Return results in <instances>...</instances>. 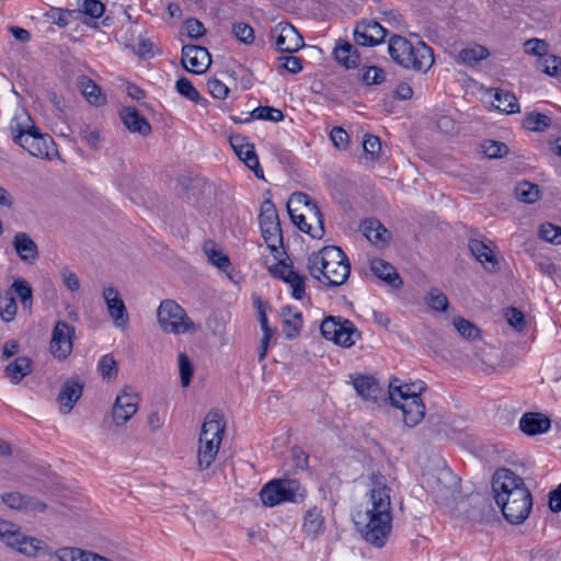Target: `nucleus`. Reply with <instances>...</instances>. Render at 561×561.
<instances>
[{
  "instance_id": "obj_52",
  "label": "nucleus",
  "mask_w": 561,
  "mask_h": 561,
  "mask_svg": "<svg viewBox=\"0 0 561 561\" xmlns=\"http://www.w3.org/2000/svg\"><path fill=\"white\" fill-rule=\"evenodd\" d=\"M232 33L234 37L245 45H250L254 42L255 35L254 30L251 25L244 22H237L232 25Z\"/></svg>"
},
{
  "instance_id": "obj_2",
  "label": "nucleus",
  "mask_w": 561,
  "mask_h": 561,
  "mask_svg": "<svg viewBox=\"0 0 561 561\" xmlns=\"http://www.w3.org/2000/svg\"><path fill=\"white\" fill-rule=\"evenodd\" d=\"M495 503L504 518L513 525L524 523L533 508V495L524 479L511 469H497L492 479Z\"/></svg>"
},
{
  "instance_id": "obj_11",
  "label": "nucleus",
  "mask_w": 561,
  "mask_h": 561,
  "mask_svg": "<svg viewBox=\"0 0 561 561\" xmlns=\"http://www.w3.org/2000/svg\"><path fill=\"white\" fill-rule=\"evenodd\" d=\"M271 37L275 38L276 49L280 53L291 54L304 47V38L289 23H278L271 31Z\"/></svg>"
},
{
  "instance_id": "obj_48",
  "label": "nucleus",
  "mask_w": 561,
  "mask_h": 561,
  "mask_svg": "<svg viewBox=\"0 0 561 561\" xmlns=\"http://www.w3.org/2000/svg\"><path fill=\"white\" fill-rule=\"evenodd\" d=\"M250 116L254 119H264L275 123L282 122L284 119L283 112L271 106H257L250 113Z\"/></svg>"
},
{
  "instance_id": "obj_21",
  "label": "nucleus",
  "mask_w": 561,
  "mask_h": 561,
  "mask_svg": "<svg viewBox=\"0 0 561 561\" xmlns=\"http://www.w3.org/2000/svg\"><path fill=\"white\" fill-rule=\"evenodd\" d=\"M363 234L375 245L383 248L391 239V232L376 218H368L360 224Z\"/></svg>"
},
{
  "instance_id": "obj_36",
  "label": "nucleus",
  "mask_w": 561,
  "mask_h": 561,
  "mask_svg": "<svg viewBox=\"0 0 561 561\" xmlns=\"http://www.w3.org/2000/svg\"><path fill=\"white\" fill-rule=\"evenodd\" d=\"M35 128L37 126L34 125L28 114L15 116L10 124V131L15 144L20 142L30 133H35Z\"/></svg>"
},
{
  "instance_id": "obj_46",
  "label": "nucleus",
  "mask_w": 561,
  "mask_h": 561,
  "mask_svg": "<svg viewBox=\"0 0 561 561\" xmlns=\"http://www.w3.org/2000/svg\"><path fill=\"white\" fill-rule=\"evenodd\" d=\"M11 288L19 296L24 309H31L33 290L27 280L18 278L13 282Z\"/></svg>"
},
{
  "instance_id": "obj_32",
  "label": "nucleus",
  "mask_w": 561,
  "mask_h": 561,
  "mask_svg": "<svg viewBox=\"0 0 561 561\" xmlns=\"http://www.w3.org/2000/svg\"><path fill=\"white\" fill-rule=\"evenodd\" d=\"M221 442L216 439H202L199 437V447L197 453L198 467L201 470H205L210 467L214 462L216 455L219 450Z\"/></svg>"
},
{
  "instance_id": "obj_8",
  "label": "nucleus",
  "mask_w": 561,
  "mask_h": 561,
  "mask_svg": "<svg viewBox=\"0 0 561 561\" xmlns=\"http://www.w3.org/2000/svg\"><path fill=\"white\" fill-rule=\"evenodd\" d=\"M298 489L296 480H272L262 488L260 496L265 506L273 507L283 502H296Z\"/></svg>"
},
{
  "instance_id": "obj_56",
  "label": "nucleus",
  "mask_w": 561,
  "mask_h": 561,
  "mask_svg": "<svg viewBox=\"0 0 561 561\" xmlns=\"http://www.w3.org/2000/svg\"><path fill=\"white\" fill-rule=\"evenodd\" d=\"M205 252L208 256V260L219 270L226 271L230 266L229 257L224 254L220 249H217L215 244H211L210 248L206 245Z\"/></svg>"
},
{
  "instance_id": "obj_53",
  "label": "nucleus",
  "mask_w": 561,
  "mask_h": 561,
  "mask_svg": "<svg viewBox=\"0 0 561 561\" xmlns=\"http://www.w3.org/2000/svg\"><path fill=\"white\" fill-rule=\"evenodd\" d=\"M312 205H316V203L309 195L302 192H295L287 202V210L288 213L298 211V206H304L305 211H307Z\"/></svg>"
},
{
  "instance_id": "obj_3",
  "label": "nucleus",
  "mask_w": 561,
  "mask_h": 561,
  "mask_svg": "<svg viewBox=\"0 0 561 561\" xmlns=\"http://www.w3.org/2000/svg\"><path fill=\"white\" fill-rule=\"evenodd\" d=\"M310 275L329 287L343 285L351 274V264L341 248L328 245L308 256Z\"/></svg>"
},
{
  "instance_id": "obj_10",
  "label": "nucleus",
  "mask_w": 561,
  "mask_h": 561,
  "mask_svg": "<svg viewBox=\"0 0 561 561\" xmlns=\"http://www.w3.org/2000/svg\"><path fill=\"white\" fill-rule=\"evenodd\" d=\"M140 398L130 387H124L117 394L112 409L114 423L119 426L129 421L138 410Z\"/></svg>"
},
{
  "instance_id": "obj_58",
  "label": "nucleus",
  "mask_w": 561,
  "mask_h": 561,
  "mask_svg": "<svg viewBox=\"0 0 561 561\" xmlns=\"http://www.w3.org/2000/svg\"><path fill=\"white\" fill-rule=\"evenodd\" d=\"M287 276L289 277L285 283L290 285L291 296L298 300L302 299L306 293L305 277L299 275L296 271L290 272Z\"/></svg>"
},
{
  "instance_id": "obj_43",
  "label": "nucleus",
  "mask_w": 561,
  "mask_h": 561,
  "mask_svg": "<svg viewBox=\"0 0 561 561\" xmlns=\"http://www.w3.org/2000/svg\"><path fill=\"white\" fill-rule=\"evenodd\" d=\"M536 65L537 69L548 76L557 77L561 75V58L559 56L547 53L541 58H538Z\"/></svg>"
},
{
  "instance_id": "obj_49",
  "label": "nucleus",
  "mask_w": 561,
  "mask_h": 561,
  "mask_svg": "<svg viewBox=\"0 0 561 561\" xmlns=\"http://www.w3.org/2000/svg\"><path fill=\"white\" fill-rule=\"evenodd\" d=\"M428 307L435 311L444 312L448 308L447 296L438 288H432L426 297Z\"/></svg>"
},
{
  "instance_id": "obj_35",
  "label": "nucleus",
  "mask_w": 561,
  "mask_h": 561,
  "mask_svg": "<svg viewBox=\"0 0 561 561\" xmlns=\"http://www.w3.org/2000/svg\"><path fill=\"white\" fill-rule=\"evenodd\" d=\"M78 85L84 95L85 100L95 106L105 104L106 98L101 92V88L91 79L85 76L79 78Z\"/></svg>"
},
{
  "instance_id": "obj_59",
  "label": "nucleus",
  "mask_w": 561,
  "mask_h": 561,
  "mask_svg": "<svg viewBox=\"0 0 561 561\" xmlns=\"http://www.w3.org/2000/svg\"><path fill=\"white\" fill-rule=\"evenodd\" d=\"M540 237L548 242L553 244L561 243V227L552 225L550 222L542 224L539 230Z\"/></svg>"
},
{
  "instance_id": "obj_12",
  "label": "nucleus",
  "mask_w": 561,
  "mask_h": 561,
  "mask_svg": "<svg viewBox=\"0 0 561 561\" xmlns=\"http://www.w3.org/2000/svg\"><path fill=\"white\" fill-rule=\"evenodd\" d=\"M388 31L374 20H362L356 23L354 41L357 45L373 47L383 42Z\"/></svg>"
},
{
  "instance_id": "obj_55",
  "label": "nucleus",
  "mask_w": 561,
  "mask_h": 561,
  "mask_svg": "<svg viewBox=\"0 0 561 561\" xmlns=\"http://www.w3.org/2000/svg\"><path fill=\"white\" fill-rule=\"evenodd\" d=\"M75 13V10L51 8L46 13V16L51 21V23L58 25L59 27H66L69 24L70 18Z\"/></svg>"
},
{
  "instance_id": "obj_54",
  "label": "nucleus",
  "mask_w": 561,
  "mask_h": 561,
  "mask_svg": "<svg viewBox=\"0 0 561 561\" xmlns=\"http://www.w3.org/2000/svg\"><path fill=\"white\" fill-rule=\"evenodd\" d=\"M179 370L182 387H188L194 374V368L185 353L179 354Z\"/></svg>"
},
{
  "instance_id": "obj_7",
  "label": "nucleus",
  "mask_w": 561,
  "mask_h": 561,
  "mask_svg": "<svg viewBox=\"0 0 561 561\" xmlns=\"http://www.w3.org/2000/svg\"><path fill=\"white\" fill-rule=\"evenodd\" d=\"M435 502L443 506H454L460 499V479L449 469H442L433 488Z\"/></svg>"
},
{
  "instance_id": "obj_37",
  "label": "nucleus",
  "mask_w": 561,
  "mask_h": 561,
  "mask_svg": "<svg viewBox=\"0 0 561 561\" xmlns=\"http://www.w3.org/2000/svg\"><path fill=\"white\" fill-rule=\"evenodd\" d=\"M490 56V51L482 45H473L470 47L462 48L458 54V59L469 66L473 67L480 61L486 59Z\"/></svg>"
},
{
  "instance_id": "obj_5",
  "label": "nucleus",
  "mask_w": 561,
  "mask_h": 561,
  "mask_svg": "<svg viewBox=\"0 0 561 561\" xmlns=\"http://www.w3.org/2000/svg\"><path fill=\"white\" fill-rule=\"evenodd\" d=\"M157 317L161 329L167 333L182 334L196 330L195 323L187 317L186 311L174 300L161 301Z\"/></svg>"
},
{
  "instance_id": "obj_41",
  "label": "nucleus",
  "mask_w": 561,
  "mask_h": 561,
  "mask_svg": "<svg viewBox=\"0 0 561 561\" xmlns=\"http://www.w3.org/2000/svg\"><path fill=\"white\" fill-rule=\"evenodd\" d=\"M76 13H81L90 19H100L105 12V4L100 0H76Z\"/></svg>"
},
{
  "instance_id": "obj_44",
  "label": "nucleus",
  "mask_w": 561,
  "mask_h": 561,
  "mask_svg": "<svg viewBox=\"0 0 561 561\" xmlns=\"http://www.w3.org/2000/svg\"><path fill=\"white\" fill-rule=\"evenodd\" d=\"M515 194L518 201L524 203H535L539 199V187L529 182H520L515 187Z\"/></svg>"
},
{
  "instance_id": "obj_60",
  "label": "nucleus",
  "mask_w": 561,
  "mask_h": 561,
  "mask_svg": "<svg viewBox=\"0 0 561 561\" xmlns=\"http://www.w3.org/2000/svg\"><path fill=\"white\" fill-rule=\"evenodd\" d=\"M278 68L289 73H298L302 70V59L296 56H280L277 58Z\"/></svg>"
},
{
  "instance_id": "obj_34",
  "label": "nucleus",
  "mask_w": 561,
  "mask_h": 561,
  "mask_svg": "<svg viewBox=\"0 0 561 561\" xmlns=\"http://www.w3.org/2000/svg\"><path fill=\"white\" fill-rule=\"evenodd\" d=\"M362 334L356 329L355 324L348 319H343L341 325L339 327L336 336L333 342L336 345L343 347H351L355 344V342L360 339Z\"/></svg>"
},
{
  "instance_id": "obj_4",
  "label": "nucleus",
  "mask_w": 561,
  "mask_h": 561,
  "mask_svg": "<svg viewBox=\"0 0 561 561\" xmlns=\"http://www.w3.org/2000/svg\"><path fill=\"white\" fill-rule=\"evenodd\" d=\"M388 51L394 62L407 69L426 72L434 64L433 49L424 42L414 46L405 37L393 35L389 41Z\"/></svg>"
},
{
  "instance_id": "obj_6",
  "label": "nucleus",
  "mask_w": 561,
  "mask_h": 561,
  "mask_svg": "<svg viewBox=\"0 0 561 561\" xmlns=\"http://www.w3.org/2000/svg\"><path fill=\"white\" fill-rule=\"evenodd\" d=\"M259 221L265 243L272 253H277L283 247V234L277 209L271 199L262 203Z\"/></svg>"
},
{
  "instance_id": "obj_45",
  "label": "nucleus",
  "mask_w": 561,
  "mask_h": 561,
  "mask_svg": "<svg viewBox=\"0 0 561 561\" xmlns=\"http://www.w3.org/2000/svg\"><path fill=\"white\" fill-rule=\"evenodd\" d=\"M18 306L15 298L9 291L0 294V317L4 322H10L16 314Z\"/></svg>"
},
{
  "instance_id": "obj_25",
  "label": "nucleus",
  "mask_w": 561,
  "mask_h": 561,
  "mask_svg": "<svg viewBox=\"0 0 561 561\" xmlns=\"http://www.w3.org/2000/svg\"><path fill=\"white\" fill-rule=\"evenodd\" d=\"M12 244L22 261L33 263L37 260V244L26 232H16Z\"/></svg>"
},
{
  "instance_id": "obj_23",
  "label": "nucleus",
  "mask_w": 561,
  "mask_h": 561,
  "mask_svg": "<svg viewBox=\"0 0 561 561\" xmlns=\"http://www.w3.org/2000/svg\"><path fill=\"white\" fill-rule=\"evenodd\" d=\"M392 405L402 411L403 422L409 427L416 426L425 416V404L422 400H401Z\"/></svg>"
},
{
  "instance_id": "obj_31",
  "label": "nucleus",
  "mask_w": 561,
  "mask_h": 561,
  "mask_svg": "<svg viewBox=\"0 0 561 561\" xmlns=\"http://www.w3.org/2000/svg\"><path fill=\"white\" fill-rule=\"evenodd\" d=\"M283 332L287 340H294L300 333L302 327V314L299 311L293 312L290 307L283 308Z\"/></svg>"
},
{
  "instance_id": "obj_38",
  "label": "nucleus",
  "mask_w": 561,
  "mask_h": 561,
  "mask_svg": "<svg viewBox=\"0 0 561 561\" xmlns=\"http://www.w3.org/2000/svg\"><path fill=\"white\" fill-rule=\"evenodd\" d=\"M307 219L309 227L306 229V233L314 239H321L324 234L323 215L318 205H312L308 208Z\"/></svg>"
},
{
  "instance_id": "obj_47",
  "label": "nucleus",
  "mask_w": 561,
  "mask_h": 561,
  "mask_svg": "<svg viewBox=\"0 0 561 561\" xmlns=\"http://www.w3.org/2000/svg\"><path fill=\"white\" fill-rule=\"evenodd\" d=\"M551 124L549 116L541 113H529L524 118V127L531 131H543Z\"/></svg>"
},
{
  "instance_id": "obj_27",
  "label": "nucleus",
  "mask_w": 561,
  "mask_h": 561,
  "mask_svg": "<svg viewBox=\"0 0 561 561\" xmlns=\"http://www.w3.org/2000/svg\"><path fill=\"white\" fill-rule=\"evenodd\" d=\"M370 271L379 279L386 282L394 288L402 285V280L396 268L382 259H374L370 261Z\"/></svg>"
},
{
  "instance_id": "obj_24",
  "label": "nucleus",
  "mask_w": 561,
  "mask_h": 561,
  "mask_svg": "<svg viewBox=\"0 0 561 561\" xmlns=\"http://www.w3.org/2000/svg\"><path fill=\"white\" fill-rule=\"evenodd\" d=\"M336 62L346 69H355L359 66L360 57L357 49L347 41L339 39L333 49Z\"/></svg>"
},
{
  "instance_id": "obj_63",
  "label": "nucleus",
  "mask_w": 561,
  "mask_h": 561,
  "mask_svg": "<svg viewBox=\"0 0 561 561\" xmlns=\"http://www.w3.org/2000/svg\"><path fill=\"white\" fill-rule=\"evenodd\" d=\"M505 317L507 322L515 328L517 331H522L525 328V317L524 313L516 308H507L505 312Z\"/></svg>"
},
{
  "instance_id": "obj_16",
  "label": "nucleus",
  "mask_w": 561,
  "mask_h": 561,
  "mask_svg": "<svg viewBox=\"0 0 561 561\" xmlns=\"http://www.w3.org/2000/svg\"><path fill=\"white\" fill-rule=\"evenodd\" d=\"M1 501L11 510L25 514L42 513L47 505L35 496L24 495L19 492H8L1 495Z\"/></svg>"
},
{
  "instance_id": "obj_57",
  "label": "nucleus",
  "mask_w": 561,
  "mask_h": 561,
  "mask_svg": "<svg viewBox=\"0 0 561 561\" xmlns=\"http://www.w3.org/2000/svg\"><path fill=\"white\" fill-rule=\"evenodd\" d=\"M483 153L490 158H501L508 152V148L504 142L495 140H484L482 144Z\"/></svg>"
},
{
  "instance_id": "obj_22",
  "label": "nucleus",
  "mask_w": 561,
  "mask_h": 561,
  "mask_svg": "<svg viewBox=\"0 0 561 561\" xmlns=\"http://www.w3.org/2000/svg\"><path fill=\"white\" fill-rule=\"evenodd\" d=\"M426 389V385L424 381H415L412 383H405V385H394L393 382H390L389 385V398L391 401V404H398V401L401 400H422L421 393L424 392Z\"/></svg>"
},
{
  "instance_id": "obj_20",
  "label": "nucleus",
  "mask_w": 561,
  "mask_h": 561,
  "mask_svg": "<svg viewBox=\"0 0 561 561\" xmlns=\"http://www.w3.org/2000/svg\"><path fill=\"white\" fill-rule=\"evenodd\" d=\"M119 117L124 126L130 133H137L144 137L151 133V125L147 118L134 106H125L119 111Z\"/></svg>"
},
{
  "instance_id": "obj_14",
  "label": "nucleus",
  "mask_w": 561,
  "mask_h": 561,
  "mask_svg": "<svg viewBox=\"0 0 561 561\" xmlns=\"http://www.w3.org/2000/svg\"><path fill=\"white\" fill-rule=\"evenodd\" d=\"M182 64L187 71L199 75L210 66L211 58L203 46L184 45L182 47Z\"/></svg>"
},
{
  "instance_id": "obj_40",
  "label": "nucleus",
  "mask_w": 561,
  "mask_h": 561,
  "mask_svg": "<svg viewBox=\"0 0 561 561\" xmlns=\"http://www.w3.org/2000/svg\"><path fill=\"white\" fill-rule=\"evenodd\" d=\"M494 99L497 102L495 107L506 114H513L519 112V104L514 93L505 90L497 89L494 94Z\"/></svg>"
},
{
  "instance_id": "obj_33",
  "label": "nucleus",
  "mask_w": 561,
  "mask_h": 561,
  "mask_svg": "<svg viewBox=\"0 0 561 561\" xmlns=\"http://www.w3.org/2000/svg\"><path fill=\"white\" fill-rule=\"evenodd\" d=\"M224 425L221 424V415L217 411H210L202 425L199 437L206 439L207 434H210V439H222Z\"/></svg>"
},
{
  "instance_id": "obj_26",
  "label": "nucleus",
  "mask_w": 561,
  "mask_h": 561,
  "mask_svg": "<svg viewBox=\"0 0 561 561\" xmlns=\"http://www.w3.org/2000/svg\"><path fill=\"white\" fill-rule=\"evenodd\" d=\"M58 561H112L92 551L77 547H62L53 553Z\"/></svg>"
},
{
  "instance_id": "obj_19",
  "label": "nucleus",
  "mask_w": 561,
  "mask_h": 561,
  "mask_svg": "<svg viewBox=\"0 0 561 561\" xmlns=\"http://www.w3.org/2000/svg\"><path fill=\"white\" fill-rule=\"evenodd\" d=\"M83 383L77 378H68L61 386L57 401L60 405V412L68 414L73 409L77 401L81 398Z\"/></svg>"
},
{
  "instance_id": "obj_1",
  "label": "nucleus",
  "mask_w": 561,
  "mask_h": 561,
  "mask_svg": "<svg viewBox=\"0 0 561 561\" xmlns=\"http://www.w3.org/2000/svg\"><path fill=\"white\" fill-rule=\"evenodd\" d=\"M370 482V507H367L365 513L357 515L358 519L355 520V525L366 542L376 548H382L392 528L391 489L380 473L373 472Z\"/></svg>"
},
{
  "instance_id": "obj_15",
  "label": "nucleus",
  "mask_w": 561,
  "mask_h": 561,
  "mask_svg": "<svg viewBox=\"0 0 561 561\" xmlns=\"http://www.w3.org/2000/svg\"><path fill=\"white\" fill-rule=\"evenodd\" d=\"M16 145L27 150L31 156L44 159L49 157V152L55 142L51 136L48 134H42L37 127L35 128V133H30L22 138L20 142H16Z\"/></svg>"
},
{
  "instance_id": "obj_42",
  "label": "nucleus",
  "mask_w": 561,
  "mask_h": 561,
  "mask_svg": "<svg viewBox=\"0 0 561 561\" xmlns=\"http://www.w3.org/2000/svg\"><path fill=\"white\" fill-rule=\"evenodd\" d=\"M453 324L456 331L463 337L469 341H474L480 339L481 331L480 329L471 321L462 318L456 317L453 320Z\"/></svg>"
},
{
  "instance_id": "obj_29",
  "label": "nucleus",
  "mask_w": 561,
  "mask_h": 561,
  "mask_svg": "<svg viewBox=\"0 0 561 561\" xmlns=\"http://www.w3.org/2000/svg\"><path fill=\"white\" fill-rule=\"evenodd\" d=\"M32 373V360L27 356H19L4 368V376L18 385L24 377Z\"/></svg>"
},
{
  "instance_id": "obj_50",
  "label": "nucleus",
  "mask_w": 561,
  "mask_h": 561,
  "mask_svg": "<svg viewBox=\"0 0 561 561\" xmlns=\"http://www.w3.org/2000/svg\"><path fill=\"white\" fill-rule=\"evenodd\" d=\"M342 321H343V318H341V317H334V316L325 317L322 320L321 325H320V331H321L322 336L324 339L333 342Z\"/></svg>"
},
{
  "instance_id": "obj_9",
  "label": "nucleus",
  "mask_w": 561,
  "mask_h": 561,
  "mask_svg": "<svg viewBox=\"0 0 561 561\" xmlns=\"http://www.w3.org/2000/svg\"><path fill=\"white\" fill-rule=\"evenodd\" d=\"M7 546L28 558L53 556V552L45 541L32 536H26L20 530L18 534H11L8 536Z\"/></svg>"
},
{
  "instance_id": "obj_30",
  "label": "nucleus",
  "mask_w": 561,
  "mask_h": 561,
  "mask_svg": "<svg viewBox=\"0 0 561 561\" xmlns=\"http://www.w3.org/2000/svg\"><path fill=\"white\" fill-rule=\"evenodd\" d=\"M304 533L314 539L324 531V517L321 510L318 507H311L304 516Z\"/></svg>"
},
{
  "instance_id": "obj_51",
  "label": "nucleus",
  "mask_w": 561,
  "mask_h": 561,
  "mask_svg": "<svg viewBox=\"0 0 561 561\" xmlns=\"http://www.w3.org/2000/svg\"><path fill=\"white\" fill-rule=\"evenodd\" d=\"M176 91L187 100L198 103L202 100L199 92L187 78H180L175 83Z\"/></svg>"
},
{
  "instance_id": "obj_64",
  "label": "nucleus",
  "mask_w": 561,
  "mask_h": 561,
  "mask_svg": "<svg viewBox=\"0 0 561 561\" xmlns=\"http://www.w3.org/2000/svg\"><path fill=\"white\" fill-rule=\"evenodd\" d=\"M330 139L339 150L347 148L348 135L342 127H334L330 133Z\"/></svg>"
},
{
  "instance_id": "obj_18",
  "label": "nucleus",
  "mask_w": 561,
  "mask_h": 561,
  "mask_svg": "<svg viewBox=\"0 0 561 561\" xmlns=\"http://www.w3.org/2000/svg\"><path fill=\"white\" fill-rule=\"evenodd\" d=\"M103 299L106 304L110 317L116 327H125L129 320L125 302L119 296L118 290L113 286L103 288Z\"/></svg>"
},
{
  "instance_id": "obj_61",
  "label": "nucleus",
  "mask_w": 561,
  "mask_h": 561,
  "mask_svg": "<svg viewBox=\"0 0 561 561\" xmlns=\"http://www.w3.org/2000/svg\"><path fill=\"white\" fill-rule=\"evenodd\" d=\"M363 148L366 157L375 159L381 150L380 138L374 135H367L363 142Z\"/></svg>"
},
{
  "instance_id": "obj_28",
  "label": "nucleus",
  "mask_w": 561,
  "mask_h": 561,
  "mask_svg": "<svg viewBox=\"0 0 561 561\" xmlns=\"http://www.w3.org/2000/svg\"><path fill=\"white\" fill-rule=\"evenodd\" d=\"M519 428L527 435H538L550 428V420L539 413H526L519 421Z\"/></svg>"
},
{
  "instance_id": "obj_39",
  "label": "nucleus",
  "mask_w": 561,
  "mask_h": 561,
  "mask_svg": "<svg viewBox=\"0 0 561 561\" xmlns=\"http://www.w3.org/2000/svg\"><path fill=\"white\" fill-rule=\"evenodd\" d=\"M353 386L356 392L365 399H376L380 390L377 380L369 376H358L354 378Z\"/></svg>"
},
{
  "instance_id": "obj_62",
  "label": "nucleus",
  "mask_w": 561,
  "mask_h": 561,
  "mask_svg": "<svg viewBox=\"0 0 561 561\" xmlns=\"http://www.w3.org/2000/svg\"><path fill=\"white\" fill-rule=\"evenodd\" d=\"M525 51L541 58L547 54L548 44L543 39L530 38L524 44Z\"/></svg>"
},
{
  "instance_id": "obj_17",
  "label": "nucleus",
  "mask_w": 561,
  "mask_h": 561,
  "mask_svg": "<svg viewBox=\"0 0 561 561\" xmlns=\"http://www.w3.org/2000/svg\"><path fill=\"white\" fill-rule=\"evenodd\" d=\"M230 145L236 154L251 169L255 176L262 179L263 169L260 167L259 158L255 153L254 146L249 144L244 136L236 135L230 137Z\"/></svg>"
},
{
  "instance_id": "obj_13",
  "label": "nucleus",
  "mask_w": 561,
  "mask_h": 561,
  "mask_svg": "<svg viewBox=\"0 0 561 561\" xmlns=\"http://www.w3.org/2000/svg\"><path fill=\"white\" fill-rule=\"evenodd\" d=\"M75 328L65 321H57L51 335L50 352L59 358H66L72 351Z\"/></svg>"
}]
</instances>
